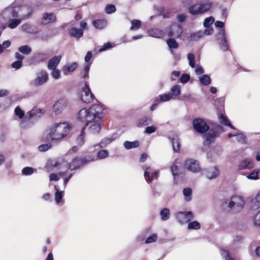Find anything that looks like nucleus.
<instances>
[{"label": "nucleus", "instance_id": "nucleus-64", "mask_svg": "<svg viewBox=\"0 0 260 260\" xmlns=\"http://www.w3.org/2000/svg\"><path fill=\"white\" fill-rule=\"evenodd\" d=\"M253 220L255 225L260 226V210L254 216Z\"/></svg>", "mask_w": 260, "mask_h": 260}, {"label": "nucleus", "instance_id": "nucleus-35", "mask_svg": "<svg viewBox=\"0 0 260 260\" xmlns=\"http://www.w3.org/2000/svg\"><path fill=\"white\" fill-rule=\"evenodd\" d=\"M199 81L202 84L205 86L208 85L211 83L210 77L208 75H203L200 77Z\"/></svg>", "mask_w": 260, "mask_h": 260}, {"label": "nucleus", "instance_id": "nucleus-22", "mask_svg": "<svg viewBox=\"0 0 260 260\" xmlns=\"http://www.w3.org/2000/svg\"><path fill=\"white\" fill-rule=\"evenodd\" d=\"M253 166V160L251 158H248L242 161L239 165V169L242 170L250 169Z\"/></svg>", "mask_w": 260, "mask_h": 260}, {"label": "nucleus", "instance_id": "nucleus-42", "mask_svg": "<svg viewBox=\"0 0 260 260\" xmlns=\"http://www.w3.org/2000/svg\"><path fill=\"white\" fill-rule=\"evenodd\" d=\"M131 30H137L140 28L141 22L139 20L134 19L131 21Z\"/></svg>", "mask_w": 260, "mask_h": 260}, {"label": "nucleus", "instance_id": "nucleus-6", "mask_svg": "<svg viewBox=\"0 0 260 260\" xmlns=\"http://www.w3.org/2000/svg\"><path fill=\"white\" fill-rule=\"evenodd\" d=\"M192 125L194 131L200 134L205 133L209 129V125L204 119L200 118H195L193 120Z\"/></svg>", "mask_w": 260, "mask_h": 260}, {"label": "nucleus", "instance_id": "nucleus-5", "mask_svg": "<svg viewBox=\"0 0 260 260\" xmlns=\"http://www.w3.org/2000/svg\"><path fill=\"white\" fill-rule=\"evenodd\" d=\"M94 159L93 157L91 155H87L84 157L80 158L79 157H75L70 165L69 168L71 170L75 169H79L81 167H82L87 162H90Z\"/></svg>", "mask_w": 260, "mask_h": 260}, {"label": "nucleus", "instance_id": "nucleus-32", "mask_svg": "<svg viewBox=\"0 0 260 260\" xmlns=\"http://www.w3.org/2000/svg\"><path fill=\"white\" fill-rule=\"evenodd\" d=\"M158 97L159 99H158V98L156 99L157 103L160 102H167L172 99V94L171 93H165L159 95Z\"/></svg>", "mask_w": 260, "mask_h": 260}, {"label": "nucleus", "instance_id": "nucleus-10", "mask_svg": "<svg viewBox=\"0 0 260 260\" xmlns=\"http://www.w3.org/2000/svg\"><path fill=\"white\" fill-rule=\"evenodd\" d=\"M202 174L209 179L217 178L220 175V171L216 166L204 168L202 170Z\"/></svg>", "mask_w": 260, "mask_h": 260}, {"label": "nucleus", "instance_id": "nucleus-4", "mask_svg": "<svg viewBox=\"0 0 260 260\" xmlns=\"http://www.w3.org/2000/svg\"><path fill=\"white\" fill-rule=\"evenodd\" d=\"M245 202L242 197L240 196H233L228 206L233 212L236 213L241 211L244 206Z\"/></svg>", "mask_w": 260, "mask_h": 260}, {"label": "nucleus", "instance_id": "nucleus-23", "mask_svg": "<svg viewBox=\"0 0 260 260\" xmlns=\"http://www.w3.org/2000/svg\"><path fill=\"white\" fill-rule=\"evenodd\" d=\"M71 37L79 39L83 35V30L82 29L73 27L70 29L69 32Z\"/></svg>", "mask_w": 260, "mask_h": 260}, {"label": "nucleus", "instance_id": "nucleus-17", "mask_svg": "<svg viewBox=\"0 0 260 260\" xmlns=\"http://www.w3.org/2000/svg\"><path fill=\"white\" fill-rule=\"evenodd\" d=\"M67 105V101L65 99H60L54 104L53 107V110L55 114H60L65 109Z\"/></svg>", "mask_w": 260, "mask_h": 260}, {"label": "nucleus", "instance_id": "nucleus-48", "mask_svg": "<svg viewBox=\"0 0 260 260\" xmlns=\"http://www.w3.org/2000/svg\"><path fill=\"white\" fill-rule=\"evenodd\" d=\"M167 43L169 48H177L178 46V44L176 40L173 38H170L167 41Z\"/></svg>", "mask_w": 260, "mask_h": 260}, {"label": "nucleus", "instance_id": "nucleus-38", "mask_svg": "<svg viewBox=\"0 0 260 260\" xmlns=\"http://www.w3.org/2000/svg\"><path fill=\"white\" fill-rule=\"evenodd\" d=\"M18 51L23 54L28 55L31 53L32 50L29 46L26 45L19 47Z\"/></svg>", "mask_w": 260, "mask_h": 260}, {"label": "nucleus", "instance_id": "nucleus-12", "mask_svg": "<svg viewBox=\"0 0 260 260\" xmlns=\"http://www.w3.org/2000/svg\"><path fill=\"white\" fill-rule=\"evenodd\" d=\"M49 58L47 53L43 52H39L33 55L30 59V64L37 65L43 61H46Z\"/></svg>", "mask_w": 260, "mask_h": 260}, {"label": "nucleus", "instance_id": "nucleus-60", "mask_svg": "<svg viewBox=\"0 0 260 260\" xmlns=\"http://www.w3.org/2000/svg\"><path fill=\"white\" fill-rule=\"evenodd\" d=\"M157 129L156 126L154 125L148 126L145 128V133L151 134L154 133Z\"/></svg>", "mask_w": 260, "mask_h": 260}, {"label": "nucleus", "instance_id": "nucleus-58", "mask_svg": "<svg viewBox=\"0 0 260 260\" xmlns=\"http://www.w3.org/2000/svg\"><path fill=\"white\" fill-rule=\"evenodd\" d=\"M219 121L220 123L226 125L230 124V121L226 116L221 115L219 117Z\"/></svg>", "mask_w": 260, "mask_h": 260}, {"label": "nucleus", "instance_id": "nucleus-43", "mask_svg": "<svg viewBox=\"0 0 260 260\" xmlns=\"http://www.w3.org/2000/svg\"><path fill=\"white\" fill-rule=\"evenodd\" d=\"M259 169H255L252 172L249 173L247 178L250 180H257L258 178Z\"/></svg>", "mask_w": 260, "mask_h": 260}, {"label": "nucleus", "instance_id": "nucleus-45", "mask_svg": "<svg viewBox=\"0 0 260 260\" xmlns=\"http://www.w3.org/2000/svg\"><path fill=\"white\" fill-rule=\"evenodd\" d=\"M181 87L180 85H176L174 86L171 89V93L173 96H178L181 93Z\"/></svg>", "mask_w": 260, "mask_h": 260}, {"label": "nucleus", "instance_id": "nucleus-51", "mask_svg": "<svg viewBox=\"0 0 260 260\" xmlns=\"http://www.w3.org/2000/svg\"><path fill=\"white\" fill-rule=\"evenodd\" d=\"M187 58L189 60V64L193 68L195 67V56L193 54L189 53L187 55Z\"/></svg>", "mask_w": 260, "mask_h": 260}, {"label": "nucleus", "instance_id": "nucleus-15", "mask_svg": "<svg viewBox=\"0 0 260 260\" xmlns=\"http://www.w3.org/2000/svg\"><path fill=\"white\" fill-rule=\"evenodd\" d=\"M90 111L93 114L95 120L100 119L104 114V109L103 108L102 105L101 104H93L90 107Z\"/></svg>", "mask_w": 260, "mask_h": 260}, {"label": "nucleus", "instance_id": "nucleus-27", "mask_svg": "<svg viewBox=\"0 0 260 260\" xmlns=\"http://www.w3.org/2000/svg\"><path fill=\"white\" fill-rule=\"evenodd\" d=\"M250 206L252 209L260 208V191L254 198L251 200Z\"/></svg>", "mask_w": 260, "mask_h": 260}, {"label": "nucleus", "instance_id": "nucleus-14", "mask_svg": "<svg viewBox=\"0 0 260 260\" xmlns=\"http://www.w3.org/2000/svg\"><path fill=\"white\" fill-rule=\"evenodd\" d=\"M48 80V74L46 71L42 70L37 74V77L34 80L35 86H40L45 83Z\"/></svg>", "mask_w": 260, "mask_h": 260}, {"label": "nucleus", "instance_id": "nucleus-36", "mask_svg": "<svg viewBox=\"0 0 260 260\" xmlns=\"http://www.w3.org/2000/svg\"><path fill=\"white\" fill-rule=\"evenodd\" d=\"M183 193L185 201L189 202L191 200L192 190L190 188H185L183 190Z\"/></svg>", "mask_w": 260, "mask_h": 260}, {"label": "nucleus", "instance_id": "nucleus-62", "mask_svg": "<svg viewBox=\"0 0 260 260\" xmlns=\"http://www.w3.org/2000/svg\"><path fill=\"white\" fill-rule=\"evenodd\" d=\"M62 191H56L55 194V200L57 203H60L62 198Z\"/></svg>", "mask_w": 260, "mask_h": 260}, {"label": "nucleus", "instance_id": "nucleus-20", "mask_svg": "<svg viewBox=\"0 0 260 260\" xmlns=\"http://www.w3.org/2000/svg\"><path fill=\"white\" fill-rule=\"evenodd\" d=\"M61 59V55L55 56L51 58L48 63V68L49 70L55 69L58 64L59 63Z\"/></svg>", "mask_w": 260, "mask_h": 260}, {"label": "nucleus", "instance_id": "nucleus-16", "mask_svg": "<svg viewBox=\"0 0 260 260\" xmlns=\"http://www.w3.org/2000/svg\"><path fill=\"white\" fill-rule=\"evenodd\" d=\"M185 167L188 171L193 173L199 172L201 170L198 162L192 159H189L185 160Z\"/></svg>", "mask_w": 260, "mask_h": 260}, {"label": "nucleus", "instance_id": "nucleus-8", "mask_svg": "<svg viewBox=\"0 0 260 260\" xmlns=\"http://www.w3.org/2000/svg\"><path fill=\"white\" fill-rule=\"evenodd\" d=\"M1 16L5 20H10L19 17L16 7L11 6L6 8L2 12Z\"/></svg>", "mask_w": 260, "mask_h": 260}, {"label": "nucleus", "instance_id": "nucleus-61", "mask_svg": "<svg viewBox=\"0 0 260 260\" xmlns=\"http://www.w3.org/2000/svg\"><path fill=\"white\" fill-rule=\"evenodd\" d=\"M190 79V76L188 74H182L180 79V81L181 83L184 84L187 83Z\"/></svg>", "mask_w": 260, "mask_h": 260}, {"label": "nucleus", "instance_id": "nucleus-11", "mask_svg": "<svg viewBox=\"0 0 260 260\" xmlns=\"http://www.w3.org/2000/svg\"><path fill=\"white\" fill-rule=\"evenodd\" d=\"M81 99L86 103H90L93 100L94 95L86 82H85V86L82 89Z\"/></svg>", "mask_w": 260, "mask_h": 260}, {"label": "nucleus", "instance_id": "nucleus-54", "mask_svg": "<svg viewBox=\"0 0 260 260\" xmlns=\"http://www.w3.org/2000/svg\"><path fill=\"white\" fill-rule=\"evenodd\" d=\"M51 146L50 144H42L38 147V149L41 152H45L50 149Z\"/></svg>", "mask_w": 260, "mask_h": 260}, {"label": "nucleus", "instance_id": "nucleus-44", "mask_svg": "<svg viewBox=\"0 0 260 260\" xmlns=\"http://www.w3.org/2000/svg\"><path fill=\"white\" fill-rule=\"evenodd\" d=\"M201 228L200 223L197 221L189 222L188 224V229L190 230H199Z\"/></svg>", "mask_w": 260, "mask_h": 260}, {"label": "nucleus", "instance_id": "nucleus-55", "mask_svg": "<svg viewBox=\"0 0 260 260\" xmlns=\"http://www.w3.org/2000/svg\"><path fill=\"white\" fill-rule=\"evenodd\" d=\"M90 64H91V63H89L87 64L84 67V71H83V75L82 76L83 78L85 79L86 78H88V77H89L88 74H89V71L90 70Z\"/></svg>", "mask_w": 260, "mask_h": 260}, {"label": "nucleus", "instance_id": "nucleus-63", "mask_svg": "<svg viewBox=\"0 0 260 260\" xmlns=\"http://www.w3.org/2000/svg\"><path fill=\"white\" fill-rule=\"evenodd\" d=\"M221 18L222 19L226 20L229 14V10L225 8H221Z\"/></svg>", "mask_w": 260, "mask_h": 260}, {"label": "nucleus", "instance_id": "nucleus-1", "mask_svg": "<svg viewBox=\"0 0 260 260\" xmlns=\"http://www.w3.org/2000/svg\"><path fill=\"white\" fill-rule=\"evenodd\" d=\"M71 127L69 124L64 122L56 123L50 127L47 134L45 141L60 140L69 134Z\"/></svg>", "mask_w": 260, "mask_h": 260}, {"label": "nucleus", "instance_id": "nucleus-59", "mask_svg": "<svg viewBox=\"0 0 260 260\" xmlns=\"http://www.w3.org/2000/svg\"><path fill=\"white\" fill-rule=\"evenodd\" d=\"M22 66V61L21 60H16L11 64V67L13 69L18 70Z\"/></svg>", "mask_w": 260, "mask_h": 260}, {"label": "nucleus", "instance_id": "nucleus-30", "mask_svg": "<svg viewBox=\"0 0 260 260\" xmlns=\"http://www.w3.org/2000/svg\"><path fill=\"white\" fill-rule=\"evenodd\" d=\"M202 37H203L202 30H199L191 33L188 37V39L190 41H198Z\"/></svg>", "mask_w": 260, "mask_h": 260}, {"label": "nucleus", "instance_id": "nucleus-46", "mask_svg": "<svg viewBox=\"0 0 260 260\" xmlns=\"http://www.w3.org/2000/svg\"><path fill=\"white\" fill-rule=\"evenodd\" d=\"M22 19H15L8 24V27L11 29L15 28L22 21Z\"/></svg>", "mask_w": 260, "mask_h": 260}, {"label": "nucleus", "instance_id": "nucleus-49", "mask_svg": "<svg viewBox=\"0 0 260 260\" xmlns=\"http://www.w3.org/2000/svg\"><path fill=\"white\" fill-rule=\"evenodd\" d=\"M116 11V7L114 5L108 4L105 7V12L107 14H112Z\"/></svg>", "mask_w": 260, "mask_h": 260}, {"label": "nucleus", "instance_id": "nucleus-57", "mask_svg": "<svg viewBox=\"0 0 260 260\" xmlns=\"http://www.w3.org/2000/svg\"><path fill=\"white\" fill-rule=\"evenodd\" d=\"M234 135L237 137V140L238 142H242L243 143H244L246 140V136L242 133H237Z\"/></svg>", "mask_w": 260, "mask_h": 260}, {"label": "nucleus", "instance_id": "nucleus-29", "mask_svg": "<svg viewBox=\"0 0 260 260\" xmlns=\"http://www.w3.org/2000/svg\"><path fill=\"white\" fill-rule=\"evenodd\" d=\"M93 25L98 29H102L107 25V22L105 19H98L93 21Z\"/></svg>", "mask_w": 260, "mask_h": 260}, {"label": "nucleus", "instance_id": "nucleus-3", "mask_svg": "<svg viewBox=\"0 0 260 260\" xmlns=\"http://www.w3.org/2000/svg\"><path fill=\"white\" fill-rule=\"evenodd\" d=\"M78 119L80 121L85 123L84 126H87L89 122L95 120L93 114L90 111V108H83L80 110L78 114Z\"/></svg>", "mask_w": 260, "mask_h": 260}, {"label": "nucleus", "instance_id": "nucleus-39", "mask_svg": "<svg viewBox=\"0 0 260 260\" xmlns=\"http://www.w3.org/2000/svg\"><path fill=\"white\" fill-rule=\"evenodd\" d=\"M34 172H37V170L29 167H24L22 170V174L25 176L30 175Z\"/></svg>", "mask_w": 260, "mask_h": 260}, {"label": "nucleus", "instance_id": "nucleus-25", "mask_svg": "<svg viewBox=\"0 0 260 260\" xmlns=\"http://www.w3.org/2000/svg\"><path fill=\"white\" fill-rule=\"evenodd\" d=\"M22 30L28 34H37L38 29L35 26L28 23H24L21 26Z\"/></svg>", "mask_w": 260, "mask_h": 260}, {"label": "nucleus", "instance_id": "nucleus-26", "mask_svg": "<svg viewBox=\"0 0 260 260\" xmlns=\"http://www.w3.org/2000/svg\"><path fill=\"white\" fill-rule=\"evenodd\" d=\"M114 134L109 137H106L103 139L99 144L95 145V147L99 146L101 148H105L108 144L111 143L113 140H115V137H114Z\"/></svg>", "mask_w": 260, "mask_h": 260}, {"label": "nucleus", "instance_id": "nucleus-31", "mask_svg": "<svg viewBox=\"0 0 260 260\" xmlns=\"http://www.w3.org/2000/svg\"><path fill=\"white\" fill-rule=\"evenodd\" d=\"M140 143L137 140L133 142L126 141L123 143L124 148L127 150L138 147Z\"/></svg>", "mask_w": 260, "mask_h": 260}, {"label": "nucleus", "instance_id": "nucleus-53", "mask_svg": "<svg viewBox=\"0 0 260 260\" xmlns=\"http://www.w3.org/2000/svg\"><path fill=\"white\" fill-rule=\"evenodd\" d=\"M14 112L15 115L17 116L20 119H22L24 116V112L18 106L15 108Z\"/></svg>", "mask_w": 260, "mask_h": 260}, {"label": "nucleus", "instance_id": "nucleus-40", "mask_svg": "<svg viewBox=\"0 0 260 260\" xmlns=\"http://www.w3.org/2000/svg\"><path fill=\"white\" fill-rule=\"evenodd\" d=\"M78 67V63L76 62H72L63 67V69L69 72H72L76 70Z\"/></svg>", "mask_w": 260, "mask_h": 260}, {"label": "nucleus", "instance_id": "nucleus-21", "mask_svg": "<svg viewBox=\"0 0 260 260\" xmlns=\"http://www.w3.org/2000/svg\"><path fill=\"white\" fill-rule=\"evenodd\" d=\"M101 129V120L96 119L93 123H92L89 128L90 133L93 134H98Z\"/></svg>", "mask_w": 260, "mask_h": 260}, {"label": "nucleus", "instance_id": "nucleus-50", "mask_svg": "<svg viewBox=\"0 0 260 260\" xmlns=\"http://www.w3.org/2000/svg\"><path fill=\"white\" fill-rule=\"evenodd\" d=\"M221 255L223 258L225 259V260H235L230 254L229 251L225 250H221Z\"/></svg>", "mask_w": 260, "mask_h": 260}, {"label": "nucleus", "instance_id": "nucleus-24", "mask_svg": "<svg viewBox=\"0 0 260 260\" xmlns=\"http://www.w3.org/2000/svg\"><path fill=\"white\" fill-rule=\"evenodd\" d=\"M148 34L149 36L156 38H160L164 35L163 30L156 28L149 29Z\"/></svg>", "mask_w": 260, "mask_h": 260}, {"label": "nucleus", "instance_id": "nucleus-13", "mask_svg": "<svg viewBox=\"0 0 260 260\" xmlns=\"http://www.w3.org/2000/svg\"><path fill=\"white\" fill-rule=\"evenodd\" d=\"M16 8L18 11V13H20L19 17H20L22 20H25L28 18L32 13V9L29 6H23Z\"/></svg>", "mask_w": 260, "mask_h": 260}, {"label": "nucleus", "instance_id": "nucleus-7", "mask_svg": "<svg viewBox=\"0 0 260 260\" xmlns=\"http://www.w3.org/2000/svg\"><path fill=\"white\" fill-rule=\"evenodd\" d=\"M216 40L219 45L220 49L226 51L229 49L228 41L225 37V30L224 29H221L215 36Z\"/></svg>", "mask_w": 260, "mask_h": 260}, {"label": "nucleus", "instance_id": "nucleus-56", "mask_svg": "<svg viewBox=\"0 0 260 260\" xmlns=\"http://www.w3.org/2000/svg\"><path fill=\"white\" fill-rule=\"evenodd\" d=\"M214 19L212 17L207 18L204 20V26L205 27H210V25L214 22Z\"/></svg>", "mask_w": 260, "mask_h": 260}, {"label": "nucleus", "instance_id": "nucleus-47", "mask_svg": "<svg viewBox=\"0 0 260 260\" xmlns=\"http://www.w3.org/2000/svg\"><path fill=\"white\" fill-rule=\"evenodd\" d=\"M171 170L172 175L174 177L178 176L179 175V169L178 166L177 165V162L174 163L171 167Z\"/></svg>", "mask_w": 260, "mask_h": 260}, {"label": "nucleus", "instance_id": "nucleus-18", "mask_svg": "<svg viewBox=\"0 0 260 260\" xmlns=\"http://www.w3.org/2000/svg\"><path fill=\"white\" fill-rule=\"evenodd\" d=\"M169 138L171 140L174 151L179 152L180 149L181 144L178 136L173 132L170 134Z\"/></svg>", "mask_w": 260, "mask_h": 260}, {"label": "nucleus", "instance_id": "nucleus-33", "mask_svg": "<svg viewBox=\"0 0 260 260\" xmlns=\"http://www.w3.org/2000/svg\"><path fill=\"white\" fill-rule=\"evenodd\" d=\"M53 18L55 19V16L52 13H45L43 14L42 19L44 21L45 23H48L50 21H53Z\"/></svg>", "mask_w": 260, "mask_h": 260}, {"label": "nucleus", "instance_id": "nucleus-28", "mask_svg": "<svg viewBox=\"0 0 260 260\" xmlns=\"http://www.w3.org/2000/svg\"><path fill=\"white\" fill-rule=\"evenodd\" d=\"M152 122V119L150 117L145 116L139 119L138 126L140 127L142 126L148 125L151 124Z\"/></svg>", "mask_w": 260, "mask_h": 260}, {"label": "nucleus", "instance_id": "nucleus-19", "mask_svg": "<svg viewBox=\"0 0 260 260\" xmlns=\"http://www.w3.org/2000/svg\"><path fill=\"white\" fill-rule=\"evenodd\" d=\"M183 32V29L181 25L174 24L171 25L170 27V31L168 33L169 37H179Z\"/></svg>", "mask_w": 260, "mask_h": 260}, {"label": "nucleus", "instance_id": "nucleus-41", "mask_svg": "<svg viewBox=\"0 0 260 260\" xmlns=\"http://www.w3.org/2000/svg\"><path fill=\"white\" fill-rule=\"evenodd\" d=\"M85 126H84L81 131V133L80 135L78 136V137L77 139V142L78 145L81 146L84 143V135L85 134Z\"/></svg>", "mask_w": 260, "mask_h": 260}, {"label": "nucleus", "instance_id": "nucleus-9", "mask_svg": "<svg viewBox=\"0 0 260 260\" xmlns=\"http://www.w3.org/2000/svg\"><path fill=\"white\" fill-rule=\"evenodd\" d=\"M176 217L178 221L182 224L186 223L194 218L191 211H180L176 213Z\"/></svg>", "mask_w": 260, "mask_h": 260}, {"label": "nucleus", "instance_id": "nucleus-37", "mask_svg": "<svg viewBox=\"0 0 260 260\" xmlns=\"http://www.w3.org/2000/svg\"><path fill=\"white\" fill-rule=\"evenodd\" d=\"M218 157V155L214 150L209 151L207 154V158L210 161H214Z\"/></svg>", "mask_w": 260, "mask_h": 260}, {"label": "nucleus", "instance_id": "nucleus-34", "mask_svg": "<svg viewBox=\"0 0 260 260\" xmlns=\"http://www.w3.org/2000/svg\"><path fill=\"white\" fill-rule=\"evenodd\" d=\"M161 219L165 221L168 220L170 217V212L169 209L165 208L160 212Z\"/></svg>", "mask_w": 260, "mask_h": 260}, {"label": "nucleus", "instance_id": "nucleus-52", "mask_svg": "<svg viewBox=\"0 0 260 260\" xmlns=\"http://www.w3.org/2000/svg\"><path fill=\"white\" fill-rule=\"evenodd\" d=\"M109 155V152L107 150H101L97 153V156L99 158L104 159L107 157Z\"/></svg>", "mask_w": 260, "mask_h": 260}, {"label": "nucleus", "instance_id": "nucleus-2", "mask_svg": "<svg viewBox=\"0 0 260 260\" xmlns=\"http://www.w3.org/2000/svg\"><path fill=\"white\" fill-rule=\"evenodd\" d=\"M212 6V3L205 1L201 3H196L188 8V12L193 15L203 14L210 10Z\"/></svg>", "mask_w": 260, "mask_h": 260}]
</instances>
